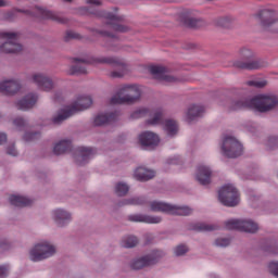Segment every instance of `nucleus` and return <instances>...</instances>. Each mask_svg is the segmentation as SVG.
<instances>
[{"instance_id": "6e6d98bb", "label": "nucleus", "mask_w": 278, "mask_h": 278, "mask_svg": "<svg viewBox=\"0 0 278 278\" xmlns=\"http://www.w3.org/2000/svg\"><path fill=\"white\" fill-rule=\"evenodd\" d=\"M8 140V135L4 132H0V144H3V142H7Z\"/></svg>"}, {"instance_id": "8fccbe9b", "label": "nucleus", "mask_w": 278, "mask_h": 278, "mask_svg": "<svg viewBox=\"0 0 278 278\" xmlns=\"http://www.w3.org/2000/svg\"><path fill=\"white\" fill-rule=\"evenodd\" d=\"M268 270L270 275L278 278V262H270L268 264Z\"/></svg>"}, {"instance_id": "79ce46f5", "label": "nucleus", "mask_w": 278, "mask_h": 278, "mask_svg": "<svg viewBox=\"0 0 278 278\" xmlns=\"http://www.w3.org/2000/svg\"><path fill=\"white\" fill-rule=\"evenodd\" d=\"M266 147L269 151L278 149V138L277 137H269L266 141Z\"/></svg>"}, {"instance_id": "7c9ffc66", "label": "nucleus", "mask_w": 278, "mask_h": 278, "mask_svg": "<svg viewBox=\"0 0 278 278\" xmlns=\"http://www.w3.org/2000/svg\"><path fill=\"white\" fill-rule=\"evenodd\" d=\"M163 129L169 138H173L174 136H177V131H179V126L177 125V122L175 119H166L163 123Z\"/></svg>"}, {"instance_id": "58836bf2", "label": "nucleus", "mask_w": 278, "mask_h": 278, "mask_svg": "<svg viewBox=\"0 0 278 278\" xmlns=\"http://www.w3.org/2000/svg\"><path fill=\"white\" fill-rule=\"evenodd\" d=\"M219 229V226L216 224H198L195 227L197 231H216Z\"/></svg>"}, {"instance_id": "f8f14e48", "label": "nucleus", "mask_w": 278, "mask_h": 278, "mask_svg": "<svg viewBox=\"0 0 278 278\" xmlns=\"http://www.w3.org/2000/svg\"><path fill=\"white\" fill-rule=\"evenodd\" d=\"M96 62L99 64H111L112 66H121L119 71H113L111 72L110 76L113 79H121V77H125V74L127 73V64H125V61L117 56H102L96 59Z\"/></svg>"}, {"instance_id": "bf43d9fd", "label": "nucleus", "mask_w": 278, "mask_h": 278, "mask_svg": "<svg viewBox=\"0 0 278 278\" xmlns=\"http://www.w3.org/2000/svg\"><path fill=\"white\" fill-rule=\"evenodd\" d=\"M8 1L5 0H0V8H5V5H8Z\"/></svg>"}, {"instance_id": "f257e3e1", "label": "nucleus", "mask_w": 278, "mask_h": 278, "mask_svg": "<svg viewBox=\"0 0 278 278\" xmlns=\"http://www.w3.org/2000/svg\"><path fill=\"white\" fill-rule=\"evenodd\" d=\"M92 105V98L90 96H79L76 100L67 106L61 109L58 114L52 118L53 125H62L64 121L71 118L77 112H84Z\"/></svg>"}, {"instance_id": "4468645a", "label": "nucleus", "mask_w": 278, "mask_h": 278, "mask_svg": "<svg viewBox=\"0 0 278 278\" xmlns=\"http://www.w3.org/2000/svg\"><path fill=\"white\" fill-rule=\"evenodd\" d=\"M31 81L39 90H43V92H51V90L55 88V83H53V79L42 73L33 74Z\"/></svg>"}, {"instance_id": "49530a36", "label": "nucleus", "mask_w": 278, "mask_h": 278, "mask_svg": "<svg viewBox=\"0 0 278 278\" xmlns=\"http://www.w3.org/2000/svg\"><path fill=\"white\" fill-rule=\"evenodd\" d=\"M40 138V132H26L24 135L25 142H31L34 140H38Z\"/></svg>"}, {"instance_id": "864d4df0", "label": "nucleus", "mask_w": 278, "mask_h": 278, "mask_svg": "<svg viewBox=\"0 0 278 278\" xmlns=\"http://www.w3.org/2000/svg\"><path fill=\"white\" fill-rule=\"evenodd\" d=\"M77 38H79V34L72 30L66 33L65 40L77 39Z\"/></svg>"}, {"instance_id": "f3484780", "label": "nucleus", "mask_w": 278, "mask_h": 278, "mask_svg": "<svg viewBox=\"0 0 278 278\" xmlns=\"http://www.w3.org/2000/svg\"><path fill=\"white\" fill-rule=\"evenodd\" d=\"M233 65L236 68H244L245 71H257L260 68L268 67V61H264L262 59L249 61H235Z\"/></svg>"}, {"instance_id": "6e6552de", "label": "nucleus", "mask_w": 278, "mask_h": 278, "mask_svg": "<svg viewBox=\"0 0 278 278\" xmlns=\"http://www.w3.org/2000/svg\"><path fill=\"white\" fill-rule=\"evenodd\" d=\"M256 18L260 20L261 27L265 31H271L273 34H278L277 11L270 8H263L257 12Z\"/></svg>"}, {"instance_id": "2eb2a0df", "label": "nucleus", "mask_w": 278, "mask_h": 278, "mask_svg": "<svg viewBox=\"0 0 278 278\" xmlns=\"http://www.w3.org/2000/svg\"><path fill=\"white\" fill-rule=\"evenodd\" d=\"M139 143L147 151H153L156 147H160V136L153 131H143L138 137Z\"/></svg>"}, {"instance_id": "4c0bfd02", "label": "nucleus", "mask_w": 278, "mask_h": 278, "mask_svg": "<svg viewBox=\"0 0 278 278\" xmlns=\"http://www.w3.org/2000/svg\"><path fill=\"white\" fill-rule=\"evenodd\" d=\"M240 59L237 62H249L255 58V53L251 51L249 48H242L239 52Z\"/></svg>"}, {"instance_id": "b1692460", "label": "nucleus", "mask_w": 278, "mask_h": 278, "mask_svg": "<svg viewBox=\"0 0 278 278\" xmlns=\"http://www.w3.org/2000/svg\"><path fill=\"white\" fill-rule=\"evenodd\" d=\"M150 73L154 75L156 79H162L167 84H175V81H177V77L166 74V68L162 66H157V65L151 66Z\"/></svg>"}, {"instance_id": "4d7b16f0", "label": "nucleus", "mask_w": 278, "mask_h": 278, "mask_svg": "<svg viewBox=\"0 0 278 278\" xmlns=\"http://www.w3.org/2000/svg\"><path fill=\"white\" fill-rule=\"evenodd\" d=\"M87 3H90L91 5H101V1L99 0H87Z\"/></svg>"}, {"instance_id": "bb28decb", "label": "nucleus", "mask_w": 278, "mask_h": 278, "mask_svg": "<svg viewBox=\"0 0 278 278\" xmlns=\"http://www.w3.org/2000/svg\"><path fill=\"white\" fill-rule=\"evenodd\" d=\"M134 177L138 181H149V179H153V177H155V170L146 167H138L135 169Z\"/></svg>"}, {"instance_id": "ddd939ff", "label": "nucleus", "mask_w": 278, "mask_h": 278, "mask_svg": "<svg viewBox=\"0 0 278 278\" xmlns=\"http://www.w3.org/2000/svg\"><path fill=\"white\" fill-rule=\"evenodd\" d=\"M50 217L58 229H65L70 223H73V213L66 208L58 207L51 211Z\"/></svg>"}, {"instance_id": "a878e982", "label": "nucleus", "mask_w": 278, "mask_h": 278, "mask_svg": "<svg viewBox=\"0 0 278 278\" xmlns=\"http://www.w3.org/2000/svg\"><path fill=\"white\" fill-rule=\"evenodd\" d=\"M73 149V141L71 139H62L54 143L53 153L54 155H64V153H68Z\"/></svg>"}, {"instance_id": "a18cd8bd", "label": "nucleus", "mask_w": 278, "mask_h": 278, "mask_svg": "<svg viewBox=\"0 0 278 278\" xmlns=\"http://www.w3.org/2000/svg\"><path fill=\"white\" fill-rule=\"evenodd\" d=\"M165 164H167V166H176L177 164H181V156L179 155H173L169 156Z\"/></svg>"}, {"instance_id": "4be33fe9", "label": "nucleus", "mask_w": 278, "mask_h": 278, "mask_svg": "<svg viewBox=\"0 0 278 278\" xmlns=\"http://www.w3.org/2000/svg\"><path fill=\"white\" fill-rule=\"evenodd\" d=\"M205 114V106L201 104H191L188 106L185 118L187 123H192V121H198V118H202Z\"/></svg>"}, {"instance_id": "c756f323", "label": "nucleus", "mask_w": 278, "mask_h": 278, "mask_svg": "<svg viewBox=\"0 0 278 278\" xmlns=\"http://www.w3.org/2000/svg\"><path fill=\"white\" fill-rule=\"evenodd\" d=\"M9 201L14 207H27V205H31V200L23 195L13 194L9 198Z\"/></svg>"}, {"instance_id": "de8ad7c7", "label": "nucleus", "mask_w": 278, "mask_h": 278, "mask_svg": "<svg viewBox=\"0 0 278 278\" xmlns=\"http://www.w3.org/2000/svg\"><path fill=\"white\" fill-rule=\"evenodd\" d=\"M101 34H103V36H106L108 38V43L105 45V47H109V49H112L114 51V47H116V45H114V35L109 33H101Z\"/></svg>"}, {"instance_id": "6ab92c4d", "label": "nucleus", "mask_w": 278, "mask_h": 278, "mask_svg": "<svg viewBox=\"0 0 278 278\" xmlns=\"http://www.w3.org/2000/svg\"><path fill=\"white\" fill-rule=\"evenodd\" d=\"M21 90V80L18 78H10L0 81L1 94H16Z\"/></svg>"}, {"instance_id": "f03ea898", "label": "nucleus", "mask_w": 278, "mask_h": 278, "mask_svg": "<svg viewBox=\"0 0 278 278\" xmlns=\"http://www.w3.org/2000/svg\"><path fill=\"white\" fill-rule=\"evenodd\" d=\"M142 97V87L135 84L121 85L115 94L111 98L112 105H123L125 103H136Z\"/></svg>"}, {"instance_id": "0eeeda50", "label": "nucleus", "mask_w": 278, "mask_h": 278, "mask_svg": "<svg viewBox=\"0 0 278 278\" xmlns=\"http://www.w3.org/2000/svg\"><path fill=\"white\" fill-rule=\"evenodd\" d=\"M222 155L225 157L236 159L242 155L244 148L240 140L231 135H225L220 143Z\"/></svg>"}, {"instance_id": "c9c22d12", "label": "nucleus", "mask_w": 278, "mask_h": 278, "mask_svg": "<svg viewBox=\"0 0 278 278\" xmlns=\"http://www.w3.org/2000/svg\"><path fill=\"white\" fill-rule=\"evenodd\" d=\"M244 108H251V99L248 100H235L230 104V110H244Z\"/></svg>"}, {"instance_id": "2f4dec72", "label": "nucleus", "mask_w": 278, "mask_h": 278, "mask_svg": "<svg viewBox=\"0 0 278 278\" xmlns=\"http://www.w3.org/2000/svg\"><path fill=\"white\" fill-rule=\"evenodd\" d=\"M148 125H162L164 123V110L156 109L153 111L152 117L148 119Z\"/></svg>"}, {"instance_id": "aec40b11", "label": "nucleus", "mask_w": 278, "mask_h": 278, "mask_svg": "<svg viewBox=\"0 0 278 278\" xmlns=\"http://www.w3.org/2000/svg\"><path fill=\"white\" fill-rule=\"evenodd\" d=\"M38 103V94L30 92L17 100L15 105L17 110H22L23 112H27V110H31Z\"/></svg>"}, {"instance_id": "a19ab883", "label": "nucleus", "mask_w": 278, "mask_h": 278, "mask_svg": "<svg viewBox=\"0 0 278 278\" xmlns=\"http://www.w3.org/2000/svg\"><path fill=\"white\" fill-rule=\"evenodd\" d=\"M215 247H219L220 249H225V247H229L231 244V239L229 238H217L214 242Z\"/></svg>"}, {"instance_id": "09e8293b", "label": "nucleus", "mask_w": 278, "mask_h": 278, "mask_svg": "<svg viewBox=\"0 0 278 278\" xmlns=\"http://www.w3.org/2000/svg\"><path fill=\"white\" fill-rule=\"evenodd\" d=\"M266 80H250L248 81V86H253L254 88H265L267 86Z\"/></svg>"}, {"instance_id": "a211bd4d", "label": "nucleus", "mask_w": 278, "mask_h": 278, "mask_svg": "<svg viewBox=\"0 0 278 278\" xmlns=\"http://www.w3.org/2000/svg\"><path fill=\"white\" fill-rule=\"evenodd\" d=\"M130 223H146V225H160L164 218L160 215L131 214L128 215Z\"/></svg>"}, {"instance_id": "13d9d810", "label": "nucleus", "mask_w": 278, "mask_h": 278, "mask_svg": "<svg viewBox=\"0 0 278 278\" xmlns=\"http://www.w3.org/2000/svg\"><path fill=\"white\" fill-rule=\"evenodd\" d=\"M189 25L190 27H197V20L194 18L189 20Z\"/></svg>"}, {"instance_id": "cd10ccee", "label": "nucleus", "mask_w": 278, "mask_h": 278, "mask_svg": "<svg viewBox=\"0 0 278 278\" xmlns=\"http://www.w3.org/2000/svg\"><path fill=\"white\" fill-rule=\"evenodd\" d=\"M241 231L244 233H257L260 225L251 218H241Z\"/></svg>"}, {"instance_id": "052dcab7", "label": "nucleus", "mask_w": 278, "mask_h": 278, "mask_svg": "<svg viewBox=\"0 0 278 278\" xmlns=\"http://www.w3.org/2000/svg\"><path fill=\"white\" fill-rule=\"evenodd\" d=\"M64 1H66L67 3H70V1H73V0H64Z\"/></svg>"}, {"instance_id": "20e7f679", "label": "nucleus", "mask_w": 278, "mask_h": 278, "mask_svg": "<svg viewBox=\"0 0 278 278\" xmlns=\"http://www.w3.org/2000/svg\"><path fill=\"white\" fill-rule=\"evenodd\" d=\"M252 110L266 114L278 108V97L275 93H261L250 99Z\"/></svg>"}, {"instance_id": "3c124183", "label": "nucleus", "mask_w": 278, "mask_h": 278, "mask_svg": "<svg viewBox=\"0 0 278 278\" xmlns=\"http://www.w3.org/2000/svg\"><path fill=\"white\" fill-rule=\"evenodd\" d=\"M217 24H218L220 27H229V25L231 24V17H229V16L220 17V18L217 21Z\"/></svg>"}, {"instance_id": "72a5a7b5", "label": "nucleus", "mask_w": 278, "mask_h": 278, "mask_svg": "<svg viewBox=\"0 0 278 278\" xmlns=\"http://www.w3.org/2000/svg\"><path fill=\"white\" fill-rule=\"evenodd\" d=\"M114 192L117 197H126L129 193V185L127 182L119 181L115 184Z\"/></svg>"}, {"instance_id": "37998d69", "label": "nucleus", "mask_w": 278, "mask_h": 278, "mask_svg": "<svg viewBox=\"0 0 278 278\" xmlns=\"http://www.w3.org/2000/svg\"><path fill=\"white\" fill-rule=\"evenodd\" d=\"M187 252H188V245L186 244L177 245L174 250V253L177 257H181V255H186Z\"/></svg>"}, {"instance_id": "39448f33", "label": "nucleus", "mask_w": 278, "mask_h": 278, "mask_svg": "<svg viewBox=\"0 0 278 278\" xmlns=\"http://www.w3.org/2000/svg\"><path fill=\"white\" fill-rule=\"evenodd\" d=\"M58 253V248L51 241H40L28 252L30 262H45Z\"/></svg>"}, {"instance_id": "dca6fc26", "label": "nucleus", "mask_w": 278, "mask_h": 278, "mask_svg": "<svg viewBox=\"0 0 278 278\" xmlns=\"http://www.w3.org/2000/svg\"><path fill=\"white\" fill-rule=\"evenodd\" d=\"M94 154L96 152L92 148L78 147L74 154L75 162L78 164V166H84L85 164H88L92 157H94Z\"/></svg>"}, {"instance_id": "f704fd0d", "label": "nucleus", "mask_w": 278, "mask_h": 278, "mask_svg": "<svg viewBox=\"0 0 278 278\" xmlns=\"http://www.w3.org/2000/svg\"><path fill=\"white\" fill-rule=\"evenodd\" d=\"M147 199L143 197H135L123 200L119 205H144Z\"/></svg>"}, {"instance_id": "5fc2aeb1", "label": "nucleus", "mask_w": 278, "mask_h": 278, "mask_svg": "<svg viewBox=\"0 0 278 278\" xmlns=\"http://www.w3.org/2000/svg\"><path fill=\"white\" fill-rule=\"evenodd\" d=\"M8 273H9L8 266L1 265L0 266V278L8 277Z\"/></svg>"}, {"instance_id": "412c9836", "label": "nucleus", "mask_w": 278, "mask_h": 278, "mask_svg": "<svg viewBox=\"0 0 278 278\" xmlns=\"http://www.w3.org/2000/svg\"><path fill=\"white\" fill-rule=\"evenodd\" d=\"M195 179L201 186H210V184H212V168L207 165L198 166Z\"/></svg>"}, {"instance_id": "5701e85b", "label": "nucleus", "mask_w": 278, "mask_h": 278, "mask_svg": "<svg viewBox=\"0 0 278 278\" xmlns=\"http://www.w3.org/2000/svg\"><path fill=\"white\" fill-rule=\"evenodd\" d=\"M101 16L109 21L108 24L111 25V29H113V31H119L121 34H125V31L129 30L127 26L118 24V16H116L115 14L104 11L102 12Z\"/></svg>"}, {"instance_id": "9b49d317", "label": "nucleus", "mask_w": 278, "mask_h": 278, "mask_svg": "<svg viewBox=\"0 0 278 278\" xmlns=\"http://www.w3.org/2000/svg\"><path fill=\"white\" fill-rule=\"evenodd\" d=\"M162 257H164V252L153 250L144 256L134 258L130 262V268H132V270H141V268H146V266H153V264H157Z\"/></svg>"}, {"instance_id": "603ef678", "label": "nucleus", "mask_w": 278, "mask_h": 278, "mask_svg": "<svg viewBox=\"0 0 278 278\" xmlns=\"http://www.w3.org/2000/svg\"><path fill=\"white\" fill-rule=\"evenodd\" d=\"M8 155H12V157H16L18 155V151H16V148L14 146H9L7 148Z\"/></svg>"}, {"instance_id": "1a4fd4ad", "label": "nucleus", "mask_w": 278, "mask_h": 278, "mask_svg": "<svg viewBox=\"0 0 278 278\" xmlns=\"http://www.w3.org/2000/svg\"><path fill=\"white\" fill-rule=\"evenodd\" d=\"M20 36L16 31L0 33V39L3 41L0 46V51L2 53H20V51H23V46L18 43Z\"/></svg>"}, {"instance_id": "ea45409f", "label": "nucleus", "mask_w": 278, "mask_h": 278, "mask_svg": "<svg viewBox=\"0 0 278 278\" xmlns=\"http://www.w3.org/2000/svg\"><path fill=\"white\" fill-rule=\"evenodd\" d=\"M138 244V238L131 236L124 240L125 249H134Z\"/></svg>"}, {"instance_id": "473e14b6", "label": "nucleus", "mask_w": 278, "mask_h": 278, "mask_svg": "<svg viewBox=\"0 0 278 278\" xmlns=\"http://www.w3.org/2000/svg\"><path fill=\"white\" fill-rule=\"evenodd\" d=\"M242 219H227L224 225L225 229H228V231H241V226H242Z\"/></svg>"}, {"instance_id": "7ed1b4c3", "label": "nucleus", "mask_w": 278, "mask_h": 278, "mask_svg": "<svg viewBox=\"0 0 278 278\" xmlns=\"http://www.w3.org/2000/svg\"><path fill=\"white\" fill-rule=\"evenodd\" d=\"M17 12H22V14H27L28 16H37L38 18H50L51 21H55V23H68V20L66 17L55 12L42 9L40 7H36L35 12H31L29 10H12L5 14L4 18L7 21H14V18H16Z\"/></svg>"}, {"instance_id": "423d86ee", "label": "nucleus", "mask_w": 278, "mask_h": 278, "mask_svg": "<svg viewBox=\"0 0 278 278\" xmlns=\"http://www.w3.org/2000/svg\"><path fill=\"white\" fill-rule=\"evenodd\" d=\"M151 212H162L163 214H170L172 216H190L192 208L186 205H175L162 201L149 202Z\"/></svg>"}, {"instance_id": "c85d7f7f", "label": "nucleus", "mask_w": 278, "mask_h": 278, "mask_svg": "<svg viewBox=\"0 0 278 278\" xmlns=\"http://www.w3.org/2000/svg\"><path fill=\"white\" fill-rule=\"evenodd\" d=\"M76 65L70 67L68 75H86L88 74V70L86 68V60L75 59Z\"/></svg>"}, {"instance_id": "9d476101", "label": "nucleus", "mask_w": 278, "mask_h": 278, "mask_svg": "<svg viewBox=\"0 0 278 278\" xmlns=\"http://www.w3.org/2000/svg\"><path fill=\"white\" fill-rule=\"evenodd\" d=\"M218 200L226 207H236L240 203V193L231 184L224 185L218 192Z\"/></svg>"}, {"instance_id": "c03bdc74", "label": "nucleus", "mask_w": 278, "mask_h": 278, "mask_svg": "<svg viewBox=\"0 0 278 278\" xmlns=\"http://www.w3.org/2000/svg\"><path fill=\"white\" fill-rule=\"evenodd\" d=\"M13 125L16 127V129H25L27 127V121L23 117H16L13 121Z\"/></svg>"}, {"instance_id": "393cba45", "label": "nucleus", "mask_w": 278, "mask_h": 278, "mask_svg": "<svg viewBox=\"0 0 278 278\" xmlns=\"http://www.w3.org/2000/svg\"><path fill=\"white\" fill-rule=\"evenodd\" d=\"M118 118V113H99L93 118L94 127H103V125H108V123H112Z\"/></svg>"}, {"instance_id": "e433bc0d", "label": "nucleus", "mask_w": 278, "mask_h": 278, "mask_svg": "<svg viewBox=\"0 0 278 278\" xmlns=\"http://www.w3.org/2000/svg\"><path fill=\"white\" fill-rule=\"evenodd\" d=\"M149 115V109L141 106L130 113L131 121H138V118H144Z\"/></svg>"}]
</instances>
